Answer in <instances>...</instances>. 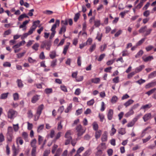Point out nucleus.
Wrapping results in <instances>:
<instances>
[{"mask_svg": "<svg viewBox=\"0 0 156 156\" xmlns=\"http://www.w3.org/2000/svg\"><path fill=\"white\" fill-rule=\"evenodd\" d=\"M107 134L108 133L106 131H105L104 132L101 138L102 141L105 142L107 140L108 138Z\"/></svg>", "mask_w": 156, "mask_h": 156, "instance_id": "4468645a", "label": "nucleus"}, {"mask_svg": "<svg viewBox=\"0 0 156 156\" xmlns=\"http://www.w3.org/2000/svg\"><path fill=\"white\" fill-rule=\"evenodd\" d=\"M24 18H28V16L25 13L20 15L18 18V20L21 21Z\"/></svg>", "mask_w": 156, "mask_h": 156, "instance_id": "bb28decb", "label": "nucleus"}, {"mask_svg": "<svg viewBox=\"0 0 156 156\" xmlns=\"http://www.w3.org/2000/svg\"><path fill=\"white\" fill-rule=\"evenodd\" d=\"M52 92V90L51 88H46L44 90V92L46 94H49L50 93H51Z\"/></svg>", "mask_w": 156, "mask_h": 156, "instance_id": "4d7b16f0", "label": "nucleus"}, {"mask_svg": "<svg viewBox=\"0 0 156 156\" xmlns=\"http://www.w3.org/2000/svg\"><path fill=\"white\" fill-rule=\"evenodd\" d=\"M113 114V110L111 109H109L108 111V112L107 114L108 118L109 120H111L112 119Z\"/></svg>", "mask_w": 156, "mask_h": 156, "instance_id": "9b49d317", "label": "nucleus"}, {"mask_svg": "<svg viewBox=\"0 0 156 156\" xmlns=\"http://www.w3.org/2000/svg\"><path fill=\"white\" fill-rule=\"evenodd\" d=\"M102 131L100 130H96L95 134V137L96 139L99 138L101 135Z\"/></svg>", "mask_w": 156, "mask_h": 156, "instance_id": "aec40b11", "label": "nucleus"}, {"mask_svg": "<svg viewBox=\"0 0 156 156\" xmlns=\"http://www.w3.org/2000/svg\"><path fill=\"white\" fill-rule=\"evenodd\" d=\"M151 118V115L150 113H148L145 114L143 117L144 122H146L150 120Z\"/></svg>", "mask_w": 156, "mask_h": 156, "instance_id": "6e6552de", "label": "nucleus"}, {"mask_svg": "<svg viewBox=\"0 0 156 156\" xmlns=\"http://www.w3.org/2000/svg\"><path fill=\"white\" fill-rule=\"evenodd\" d=\"M60 24V21L58 20H56L55 23L52 26L51 30L52 31V33L51 34V35L53 37L56 33V31H55V29L56 27V26L57 25L58 26H59Z\"/></svg>", "mask_w": 156, "mask_h": 156, "instance_id": "20e7f679", "label": "nucleus"}, {"mask_svg": "<svg viewBox=\"0 0 156 156\" xmlns=\"http://www.w3.org/2000/svg\"><path fill=\"white\" fill-rule=\"evenodd\" d=\"M61 89L64 92H67L68 90L66 87L64 85H61L60 86Z\"/></svg>", "mask_w": 156, "mask_h": 156, "instance_id": "5fc2aeb1", "label": "nucleus"}, {"mask_svg": "<svg viewBox=\"0 0 156 156\" xmlns=\"http://www.w3.org/2000/svg\"><path fill=\"white\" fill-rule=\"evenodd\" d=\"M57 60L55 59L53 60L51 62V66L52 67H54L55 66L57 65Z\"/></svg>", "mask_w": 156, "mask_h": 156, "instance_id": "e2e57ef3", "label": "nucleus"}, {"mask_svg": "<svg viewBox=\"0 0 156 156\" xmlns=\"http://www.w3.org/2000/svg\"><path fill=\"white\" fill-rule=\"evenodd\" d=\"M118 100V98L115 96H113L112 98L111 102L112 103H115Z\"/></svg>", "mask_w": 156, "mask_h": 156, "instance_id": "8fccbe9b", "label": "nucleus"}, {"mask_svg": "<svg viewBox=\"0 0 156 156\" xmlns=\"http://www.w3.org/2000/svg\"><path fill=\"white\" fill-rule=\"evenodd\" d=\"M29 23V21L28 20H25L23 23L22 25H20L19 28H23V30H25L26 29V25Z\"/></svg>", "mask_w": 156, "mask_h": 156, "instance_id": "ddd939ff", "label": "nucleus"}, {"mask_svg": "<svg viewBox=\"0 0 156 156\" xmlns=\"http://www.w3.org/2000/svg\"><path fill=\"white\" fill-rule=\"evenodd\" d=\"M140 116L139 115L134 118L131 121L127 124V127H130L133 126L134 125L135 123L137 121L138 119L139 118Z\"/></svg>", "mask_w": 156, "mask_h": 156, "instance_id": "0eeeda50", "label": "nucleus"}, {"mask_svg": "<svg viewBox=\"0 0 156 156\" xmlns=\"http://www.w3.org/2000/svg\"><path fill=\"white\" fill-rule=\"evenodd\" d=\"M119 133L123 135L126 133V129L124 128H121L118 130Z\"/></svg>", "mask_w": 156, "mask_h": 156, "instance_id": "412c9836", "label": "nucleus"}, {"mask_svg": "<svg viewBox=\"0 0 156 156\" xmlns=\"http://www.w3.org/2000/svg\"><path fill=\"white\" fill-rule=\"evenodd\" d=\"M116 129L114 128V125L113 124L112 125V128L111 129L110 135L111 136L113 135L115 133H116Z\"/></svg>", "mask_w": 156, "mask_h": 156, "instance_id": "c9c22d12", "label": "nucleus"}, {"mask_svg": "<svg viewBox=\"0 0 156 156\" xmlns=\"http://www.w3.org/2000/svg\"><path fill=\"white\" fill-rule=\"evenodd\" d=\"M17 112L16 111L12 109H10L7 113V116L8 118L10 119H14L17 115Z\"/></svg>", "mask_w": 156, "mask_h": 156, "instance_id": "7ed1b4c3", "label": "nucleus"}, {"mask_svg": "<svg viewBox=\"0 0 156 156\" xmlns=\"http://www.w3.org/2000/svg\"><path fill=\"white\" fill-rule=\"evenodd\" d=\"M94 26L96 27H98L100 24V21L99 20H96L94 21Z\"/></svg>", "mask_w": 156, "mask_h": 156, "instance_id": "3c124183", "label": "nucleus"}, {"mask_svg": "<svg viewBox=\"0 0 156 156\" xmlns=\"http://www.w3.org/2000/svg\"><path fill=\"white\" fill-rule=\"evenodd\" d=\"M145 81H146L145 80L141 79L140 80L136 81V82L139 84V85H141L142 83H145Z\"/></svg>", "mask_w": 156, "mask_h": 156, "instance_id": "0e129e2a", "label": "nucleus"}, {"mask_svg": "<svg viewBox=\"0 0 156 156\" xmlns=\"http://www.w3.org/2000/svg\"><path fill=\"white\" fill-rule=\"evenodd\" d=\"M106 48L107 44H104V45L101 46L100 48L101 51L102 52Z\"/></svg>", "mask_w": 156, "mask_h": 156, "instance_id": "69168bd1", "label": "nucleus"}, {"mask_svg": "<svg viewBox=\"0 0 156 156\" xmlns=\"http://www.w3.org/2000/svg\"><path fill=\"white\" fill-rule=\"evenodd\" d=\"M147 28V26H145L144 27H141L139 30V31L140 33H143L145 31L146 29Z\"/></svg>", "mask_w": 156, "mask_h": 156, "instance_id": "864d4df0", "label": "nucleus"}, {"mask_svg": "<svg viewBox=\"0 0 156 156\" xmlns=\"http://www.w3.org/2000/svg\"><path fill=\"white\" fill-rule=\"evenodd\" d=\"M13 129H14V131H15V132L17 131L19 128V124H17L16 125L13 124Z\"/></svg>", "mask_w": 156, "mask_h": 156, "instance_id": "052dcab7", "label": "nucleus"}, {"mask_svg": "<svg viewBox=\"0 0 156 156\" xmlns=\"http://www.w3.org/2000/svg\"><path fill=\"white\" fill-rule=\"evenodd\" d=\"M134 113L133 111L131 108H130L129 111L125 114V116L126 117H128L131 115L133 114Z\"/></svg>", "mask_w": 156, "mask_h": 156, "instance_id": "f3484780", "label": "nucleus"}, {"mask_svg": "<svg viewBox=\"0 0 156 156\" xmlns=\"http://www.w3.org/2000/svg\"><path fill=\"white\" fill-rule=\"evenodd\" d=\"M133 102L134 101L133 100L130 99L126 101V103H125L124 104V105L126 106V107H127L128 106L132 104Z\"/></svg>", "mask_w": 156, "mask_h": 156, "instance_id": "4be33fe9", "label": "nucleus"}, {"mask_svg": "<svg viewBox=\"0 0 156 156\" xmlns=\"http://www.w3.org/2000/svg\"><path fill=\"white\" fill-rule=\"evenodd\" d=\"M12 150L13 152V156H16L19 152V149L16 148L14 144L12 146Z\"/></svg>", "mask_w": 156, "mask_h": 156, "instance_id": "1a4fd4ad", "label": "nucleus"}, {"mask_svg": "<svg viewBox=\"0 0 156 156\" xmlns=\"http://www.w3.org/2000/svg\"><path fill=\"white\" fill-rule=\"evenodd\" d=\"M62 133L60 132H58L56 135V136L54 140L55 141H56L57 140L59 139L61 136Z\"/></svg>", "mask_w": 156, "mask_h": 156, "instance_id": "09e8293b", "label": "nucleus"}, {"mask_svg": "<svg viewBox=\"0 0 156 156\" xmlns=\"http://www.w3.org/2000/svg\"><path fill=\"white\" fill-rule=\"evenodd\" d=\"M94 103V99H92L90 101L87 102V104L88 106H91L93 105Z\"/></svg>", "mask_w": 156, "mask_h": 156, "instance_id": "6e6d98bb", "label": "nucleus"}, {"mask_svg": "<svg viewBox=\"0 0 156 156\" xmlns=\"http://www.w3.org/2000/svg\"><path fill=\"white\" fill-rule=\"evenodd\" d=\"M156 76V71H154L151 73L148 76V78L149 79L152 78Z\"/></svg>", "mask_w": 156, "mask_h": 156, "instance_id": "4c0bfd02", "label": "nucleus"}, {"mask_svg": "<svg viewBox=\"0 0 156 156\" xmlns=\"http://www.w3.org/2000/svg\"><path fill=\"white\" fill-rule=\"evenodd\" d=\"M58 147V146L56 144H54L52 148L51 152L52 154H54L55 153L56 150L57 149Z\"/></svg>", "mask_w": 156, "mask_h": 156, "instance_id": "37998d69", "label": "nucleus"}, {"mask_svg": "<svg viewBox=\"0 0 156 156\" xmlns=\"http://www.w3.org/2000/svg\"><path fill=\"white\" fill-rule=\"evenodd\" d=\"M93 128L95 130H98V124L95 122H94L92 124Z\"/></svg>", "mask_w": 156, "mask_h": 156, "instance_id": "58836bf2", "label": "nucleus"}, {"mask_svg": "<svg viewBox=\"0 0 156 156\" xmlns=\"http://www.w3.org/2000/svg\"><path fill=\"white\" fill-rule=\"evenodd\" d=\"M66 31V27L64 25H62V27L59 31V34H61L62 32L64 33Z\"/></svg>", "mask_w": 156, "mask_h": 156, "instance_id": "f704fd0d", "label": "nucleus"}, {"mask_svg": "<svg viewBox=\"0 0 156 156\" xmlns=\"http://www.w3.org/2000/svg\"><path fill=\"white\" fill-rule=\"evenodd\" d=\"M39 46V44L37 43H35L32 46V48L36 51L38 50V48Z\"/></svg>", "mask_w": 156, "mask_h": 156, "instance_id": "a878e982", "label": "nucleus"}, {"mask_svg": "<svg viewBox=\"0 0 156 156\" xmlns=\"http://www.w3.org/2000/svg\"><path fill=\"white\" fill-rule=\"evenodd\" d=\"M60 24V21L58 20H56L55 23L52 26L51 30L52 31V33L51 34V35L53 37L56 33V31H55V29L56 27V26L57 25L58 26H59Z\"/></svg>", "mask_w": 156, "mask_h": 156, "instance_id": "39448f33", "label": "nucleus"}, {"mask_svg": "<svg viewBox=\"0 0 156 156\" xmlns=\"http://www.w3.org/2000/svg\"><path fill=\"white\" fill-rule=\"evenodd\" d=\"M13 129L12 127L9 126L8 128V132L7 134H13Z\"/></svg>", "mask_w": 156, "mask_h": 156, "instance_id": "c03bdc74", "label": "nucleus"}, {"mask_svg": "<svg viewBox=\"0 0 156 156\" xmlns=\"http://www.w3.org/2000/svg\"><path fill=\"white\" fill-rule=\"evenodd\" d=\"M72 104H70L67 108L65 110V112L66 113H68L72 109Z\"/></svg>", "mask_w": 156, "mask_h": 156, "instance_id": "473e14b6", "label": "nucleus"}, {"mask_svg": "<svg viewBox=\"0 0 156 156\" xmlns=\"http://www.w3.org/2000/svg\"><path fill=\"white\" fill-rule=\"evenodd\" d=\"M80 14L79 13L75 14L74 18V20L75 22H76L79 18Z\"/></svg>", "mask_w": 156, "mask_h": 156, "instance_id": "de8ad7c7", "label": "nucleus"}, {"mask_svg": "<svg viewBox=\"0 0 156 156\" xmlns=\"http://www.w3.org/2000/svg\"><path fill=\"white\" fill-rule=\"evenodd\" d=\"M44 108V105L43 104H41L39 105L37 109L36 114L37 115V118L36 120H38L42 112V111Z\"/></svg>", "mask_w": 156, "mask_h": 156, "instance_id": "423d86ee", "label": "nucleus"}, {"mask_svg": "<svg viewBox=\"0 0 156 156\" xmlns=\"http://www.w3.org/2000/svg\"><path fill=\"white\" fill-rule=\"evenodd\" d=\"M156 90V88H154L148 91L146 93V94H147L148 96H150L151 94H153Z\"/></svg>", "mask_w": 156, "mask_h": 156, "instance_id": "7c9ffc66", "label": "nucleus"}, {"mask_svg": "<svg viewBox=\"0 0 156 156\" xmlns=\"http://www.w3.org/2000/svg\"><path fill=\"white\" fill-rule=\"evenodd\" d=\"M44 139L43 137L40 135L38 136V143L39 145H40Z\"/></svg>", "mask_w": 156, "mask_h": 156, "instance_id": "603ef678", "label": "nucleus"}, {"mask_svg": "<svg viewBox=\"0 0 156 156\" xmlns=\"http://www.w3.org/2000/svg\"><path fill=\"white\" fill-rule=\"evenodd\" d=\"M8 94V93H6L1 94L0 96V98L1 99H6L7 97Z\"/></svg>", "mask_w": 156, "mask_h": 156, "instance_id": "a18cd8bd", "label": "nucleus"}, {"mask_svg": "<svg viewBox=\"0 0 156 156\" xmlns=\"http://www.w3.org/2000/svg\"><path fill=\"white\" fill-rule=\"evenodd\" d=\"M50 150H45L43 154V156H48L50 153Z\"/></svg>", "mask_w": 156, "mask_h": 156, "instance_id": "774afa93", "label": "nucleus"}, {"mask_svg": "<svg viewBox=\"0 0 156 156\" xmlns=\"http://www.w3.org/2000/svg\"><path fill=\"white\" fill-rule=\"evenodd\" d=\"M84 149V148L83 147H80L77 151L76 154H79L81 153L82 151H83Z\"/></svg>", "mask_w": 156, "mask_h": 156, "instance_id": "13d9d810", "label": "nucleus"}, {"mask_svg": "<svg viewBox=\"0 0 156 156\" xmlns=\"http://www.w3.org/2000/svg\"><path fill=\"white\" fill-rule=\"evenodd\" d=\"M13 138V134H7V138L8 141L10 142L12 141Z\"/></svg>", "mask_w": 156, "mask_h": 156, "instance_id": "393cba45", "label": "nucleus"}, {"mask_svg": "<svg viewBox=\"0 0 156 156\" xmlns=\"http://www.w3.org/2000/svg\"><path fill=\"white\" fill-rule=\"evenodd\" d=\"M143 54V51L142 50H140L136 55L135 57L137 58L140 57Z\"/></svg>", "mask_w": 156, "mask_h": 156, "instance_id": "a19ab883", "label": "nucleus"}, {"mask_svg": "<svg viewBox=\"0 0 156 156\" xmlns=\"http://www.w3.org/2000/svg\"><path fill=\"white\" fill-rule=\"evenodd\" d=\"M91 153V150L90 149L87 150L83 154L82 156H88Z\"/></svg>", "mask_w": 156, "mask_h": 156, "instance_id": "5701e85b", "label": "nucleus"}, {"mask_svg": "<svg viewBox=\"0 0 156 156\" xmlns=\"http://www.w3.org/2000/svg\"><path fill=\"white\" fill-rule=\"evenodd\" d=\"M152 106L151 104H149L146 105H145L142 106L141 108V109H147L150 108Z\"/></svg>", "mask_w": 156, "mask_h": 156, "instance_id": "cd10ccee", "label": "nucleus"}, {"mask_svg": "<svg viewBox=\"0 0 156 156\" xmlns=\"http://www.w3.org/2000/svg\"><path fill=\"white\" fill-rule=\"evenodd\" d=\"M44 127V125L42 124L39 125L37 128V132L38 133L41 132V131L43 129Z\"/></svg>", "mask_w": 156, "mask_h": 156, "instance_id": "c756f323", "label": "nucleus"}, {"mask_svg": "<svg viewBox=\"0 0 156 156\" xmlns=\"http://www.w3.org/2000/svg\"><path fill=\"white\" fill-rule=\"evenodd\" d=\"M100 81V79L99 78H93L91 79V82L95 83H99Z\"/></svg>", "mask_w": 156, "mask_h": 156, "instance_id": "b1692460", "label": "nucleus"}, {"mask_svg": "<svg viewBox=\"0 0 156 156\" xmlns=\"http://www.w3.org/2000/svg\"><path fill=\"white\" fill-rule=\"evenodd\" d=\"M75 130L78 137L82 136L85 132L86 129L83 127L80 124L77 125L75 128Z\"/></svg>", "mask_w": 156, "mask_h": 156, "instance_id": "f257e3e1", "label": "nucleus"}, {"mask_svg": "<svg viewBox=\"0 0 156 156\" xmlns=\"http://www.w3.org/2000/svg\"><path fill=\"white\" fill-rule=\"evenodd\" d=\"M105 54H103L101 55L98 58V60L99 62L101 61L105 57Z\"/></svg>", "mask_w": 156, "mask_h": 156, "instance_id": "338daca9", "label": "nucleus"}, {"mask_svg": "<svg viewBox=\"0 0 156 156\" xmlns=\"http://www.w3.org/2000/svg\"><path fill=\"white\" fill-rule=\"evenodd\" d=\"M17 83L18 86L19 87L21 88L23 87V84L20 80H17Z\"/></svg>", "mask_w": 156, "mask_h": 156, "instance_id": "79ce46f5", "label": "nucleus"}, {"mask_svg": "<svg viewBox=\"0 0 156 156\" xmlns=\"http://www.w3.org/2000/svg\"><path fill=\"white\" fill-rule=\"evenodd\" d=\"M37 140L35 139H34L30 142V145L32 148H37L36 144Z\"/></svg>", "mask_w": 156, "mask_h": 156, "instance_id": "dca6fc26", "label": "nucleus"}, {"mask_svg": "<svg viewBox=\"0 0 156 156\" xmlns=\"http://www.w3.org/2000/svg\"><path fill=\"white\" fill-rule=\"evenodd\" d=\"M36 149L37 148H32L31 151V156H36L37 154Z\"/></svg>", "mask_w": 156, "mask_h": 156, "instance_id": "2f4dec72", "label": "nucleus"}, {"mask_svg": "<svg viewBox=\"0 0 156 156\" xmlns=\"http://www.w3.org/2000/svg\"><path fill=\"white\" fill-rule=\"evenodd\" d=\"M96 44H93L90 46V48H89V51L91 52H92L93 51H94L95 49L96 48Z\"/></svg>", "mask_w": 156, "mask_h": 156, "instance_id": "49530a36", "label": "nucleus"}, {"mask_svg": "<svg viewBox=\"0 0 156 156\" xmlns=\"http://www.w3.org/2000/svg\"><path fill=\"white\" fill-rule=\"evenodd\" d=\"M71 131L70 130H68L65 133V137L67 139L65 143V145L69 144L72 140V137L71 136Z\"/></svg>", "mask_w": 156, "mask_h": 156, "instance_id": "f03ea898", "label": "nucleus"}, {"mask_svg": "<svg viewBox=\"0 0 156 156\" xmlns=\"http://www.w3.org/2000/svg\"><path fill=\"white\" fill-rule=\"evenodd\" d=\"M78 140V138H76V139H74L73 140H72H72H71V144L73 146H74L75 145L77 142V141Z\"/></svg>", "mask_w": 156, "mask_h": 156, "instance_id": "680f3d73", "label": "nucleus"}, {"mask_svg": "<svg viewBox=\"0 0 156 156\" xmlns=\"http://www.w3.org/2000/svg\"><path fill=\"white\" fill-rule=\"evenodd\" d=\"M39 95H36L33 96L31 99V102L33 103L36 102L39 99Z\"/></svg>", "mask_w": 156, "mask_h": 156, "instance_id": "2eb2a0df", "label": "nucleus"}, {"mask_svg": "<svg viewBox=\"0 0 156 156\" xmlns=\"http://www.w3.org/2000/svg\"><path fill=\"white\" fill-rule=\"evenodd\" d=\"M44 42L46 49L48 50H50V47L51 45V41H44Z\"/></svg>", "mask_w": 156, "mask_h": 156, "instance_id": "9d476101", "label": "nucleus"}, {"mask_svg": "<svg viewBox=\"0 0 156 156\" xmlns=\"http://www.w3.org/2000/svg\"><path fill=\"white\" fill-rule=\"evenodd\" d=\"M56 56L55 52V51H53L51 52L49 54V56L50 58L51 59H53Z\"/></svg>", "mask_w": 156, "mask_h": 156, "instance_id": "72a5a7b5", "label": "nucleus"}, {"mask_svg": "<svg viewBox=\"0 0 156 156\" xmlns=\"http://www.w3.org/2000/svg\"><path fill=\"white\" fill-rule=\"evenodd\" d=\"M68 44L67 45L65 46L64 48L63 53L64 54L66 55V53L67 51L69 48V46L70 44V43H68Z\"/></svg>", "mask_w": 156, "mask_h": 156, "instance_id": "ea45409f", "label": "nucleus"}, {"mask_svg": "<svg viewBox=\"0 0 156 156\" xmlns=\"http://www.w3.org/2000/svg\"><path fill=\"white\" fill-rule=\"evenodd\" d=\"M122 56H128L129 55V53L127 50H125L122 51Z\"/></svg>", "mask_w": 156, "mask_h": 156, "instance_id": "bf43d9fd", "label": "nucleus"}, {"mask_svg": "<svg viewBox=\"0 0 156 156\" xmlns=\"http://www.w3.org/2000/svg\"><path fill=\"white\" fill-rule=\"evenodd\" d=\"M62 121H60L58 124L57 130L58 131L61 130L63 128L62 125Z\"/></svg>", "mask_w": 156, "mask_h": 156, "instance_id": "e433bc0d", "label": "nucleus"}, {"mask_svg": "<svg viewBox=\"0 0 156 156\" xmlns=\"http://www.w3.org/2000/svg\"><path fill=\"white\" fill-rule=\"evenodd\" d=\"M144 68V66L142 65L137 67L135 70V72L136 73H139L141 71L142 69Z\"/></svg>", "mask_w": 156, "mask_h": 156, "instance_id": "6ab92c4d", "label": "nucleus"}, {"mask_svg": "<svg viewBox=\"0 0 156 156\" xmlns=\"http://www.w3.org/2000/svg\"><path fill=\"white\" fill-rule=\"evenodd\" d=\"M156 83L155 82H151L149 83L146 85L145 87L146 89L153 87L156 85Z\"/></svg>", "mask_w": 156, "mask_h": 156, "instance_id": "a211bd4d", "label": "nucleus"}, {"mask_svg": "<svg viewBox=\"0 0 156 156\" xmlns=\"http://www.w3.org/2000/svg\"><path fill=\"white\" fill-rule=\"evenodd\" d=\"M142 59L144 62H147L153 59V58L152 56H149L147 57L143 56L142 57Z\"/></svg>", "mask_w": 156, "mask_h": 156, "instance_id": "f8f14e48", "label": "nucleus"}, {"mask_svg": "<svg viewBox=\"0 0 156 156\" xmlns=\"http://www.w3.org/2000/svg\"><path fill=\"white\" fill-rule=\"evenodd\" d=\"M36 28V27H34L33 26H32V27H30L27 33L29 34V35L33 33V31L35 30Z\"/></svg>", "mask_w": 156, "mask_h": 156, "instance_id": "c85d7f7f", "label": "nucleus"}]
</instances>
